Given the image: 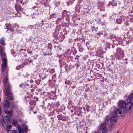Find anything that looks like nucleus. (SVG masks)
<instances>
[{
	"label": "nucleus",
	"instance_id": "obj_1",
	"mask_svg": "<svg viewBox=\"0 0 133 133\" xmlns=\"http://www.w3.org/2000/svg\"><path fill=\"white\" fill-rule=\"evenodd\" d=\"M126 103L124 101L120 100L118 102L119 108L116 111V115L118 117H122L125 115L126 112L124 109Z\"/></svg>",
	"mask_w": 133,
	"mask_h": 133
},
{
	"label": "nucleus",
	"instance_id": "obj_2",
	"mask_svg": "<svg viewBox=\"0 0 133 133\" xmlns=\"http://www.w3.org/2000/svg\"><path fill=\"white\" fill-rule=\"evenodd\" d=\"M5 94L7 96L8 99L10 100H12L14 99L13 94L11 93V87L9 86L5 88Z\"/></svg>",
	"mask_w": 133,
	"mask_h": 133
},
{
	"label": "nucleus",
	"instance_id": "obj_3",
	"mask_svg": "<svg viewBox=\"0 0 133 133\" xmlns=\"http://www.w3.org/2000/svg\"><path fill=\"white\" fill-rule=\"evenodd\" d=\"M124 52L119 48H117L116 52L114 54L115 58L117 59H121V57L122 58L124 56Z\"/></svg>",
	"mask_w": 133,
	"mask_h": 133
},
{
	"label": "nucleus",
	"instance_id": "obj_4",
	"mask_svg": "<svg viewBox=\"0 0 133 133\" xmlns=\"http://www.w3.org/2000/svg\"><path fill=\"white\" fill-rule=\"evenodd\" d=\"M99 128L102 130V133H108V129L107 127L106 124L105 123H101L99 126Z\"/></svg>",
	"mask_w": 133,
	"mask_h": 133
},
{
	"label": "nucleus",
	"instance_id": "obj_5",
	"mask_svg": "<svg viewBox=\"0 0 133 133\" xmlns=\"http://www.w3.org/2000/svg\"><path fill=\"white\" fill-rule=\"evenodd\" d=\"M133 108V104L130 102H127L125 104L124 109L126 110L129 111L131 110Z\"/></svg>",
	"mask_w": 133,
	"mask_h": 133
},
{
	"label": "nucleus",
	"instance_id": "obj_6",
	"mask_svg": "<svg viewBox=\"0 0 133 133\" xmlns=\"http://www.w3.org/2000/svg\"><path fill=\"white\" fill-rule=\"evenodd\" d=\"M10 104L8 99H6L3 103V108L5 110H8L9 108Z\"/></svg>",
	"mask_w": 133,
	"mask_h": 133
},
{
	"label": "nucleus",
	"instance_id": "obj_7",
	"mask_svg": "<svg viewBox=\"0 0 133 133\" xmlns=\"http://www.w3.org/2000/svg\"><path fill=\"white\" fill-rule=\"evenodd\" d=\"M98 9H99L101 11H104V4L103 3L99 2L98 3Z\"/></svg>",
	"mask_w": 133,
	"mask_h": 133
},
{
	"label": "nucleus",
	"instance_id": "obj_8",
	"mask_svg": "<svg viewBox=\"0 0 133 133\" xmlns=\"http://www.w3.org/2000/svg\"><path fill=\"white\" fill-rule=\"evenodd\" d=\"M8 79L7 76H5L3 79V83L5 85V88L9 86H10L8 83Z\"/></svg>",
	"mask_w": 133,
	"mask_h": 133
},
{
	"label": "nucleus",
	"instance_id": "obj_9",
	"mask_svg": "<svg viewBox=\"0 0 133 133\" xmlns=\"http://www.w3.org/2000/svg\"><path fill=\"white\" fill-rule=\"evenodd\" d=\"M6 66H4L3 65H1L2 72H3L5 70V73L6 74V75H7L8 73V68H6Z\"/></svg>",
	"mask_w": 133,
	"mask_h": 133
},
{
	"label": "nucleus",
	"instance_id": "obj_10",
	"mask_svg": "<svg viewBox=\"0 0 133 133\" xmlns=\"http://www.w3.org/2000/svg\"><path fill=\"white\" fill-rule=\"evenodd\" d=\"M117 119V118L116 116H113L110 119V122L111 123L114 122H116Z\"/></svg>",
	"mask_w": 133,
	"mask_h": 133
},
{
	"label": "nucleus",
	"instance_id": "obj_11",
	"mask_svg": "<svg viewBox=\"0 0 133 133\" xmlns=\"http://www.w3.org/2000/svg\"><path fill=\"white\" fill-rule=\"evenodd\" d=\"M15 9L17 11H21L22 9L19 4H17L15 6Z\"/></svg>",
	"mask_w": 133,
	"mask_h": 133
},
{
	"label": "nucleus",
	"instance_id": "obj_12",
	"mask_svg": "<svg viewBox=\"0 0 133 133\" xmlns=\"http://www.w3.org/2000/svg\"><path fill=\"white\" fill-rule=\"evenodd\" d=\"M128 98L129 102L133 104V94H131L129 95Z\"/></svg>",
	"mask_w": 133,
	"mask_h": 133
},
{
	"label": "nucleus",
	"instance_id": "obj_13",
	"mask_svg": "<svg viewBox=\"0 0 133 133\" xmlns=\"http://www.w3.org/2000/svg\"><path fill=\"white\" fill-rule=\"evenodd\" d=\"M3 121L5 123H8L9 121V116L6 115L4 117Z\"/></svg>",
	"mask_w": 133,
	"mask_h": 133
},
{
	"label": "nucleus",
	"instance_id": "obj_14",
	"mask_svg": "<svg viewBox=\"0 0 133 133\" xmlns=\"http://www.w3.org/2000/svg\"><path fill=\"white\" fill-rule=\"evenodd\" d=\"M4 65L6 66L7 65V59L5 58H3L2 59V63L1 65Z\"/></svg>",
	"mask_w": 133,
	"mask_h": 133
},
{
	"label": "nucleus",
	"instance_id": "obj_15",
	"mask_svg": "<svg viewBox=\"0 0 133 133\" xmlns=\"http://www.w3.org/2000/svg\"><path fill=\"white\" fill-rule=\"evenodd\" d=\"M23 127L22 128V130L24 132L26 133L28 131V129L26 125L25 124H23Z\"/></svg>",
	"mask_w": 133,
	"mask_h": 133
},
{
	"label": "nucleus",
	"instance_id": "obj_16",
	"mask_svg": "<svg viewBox=\"0 0 133 133\" xmlns=\"http://www.w3.org/2000/svg\"><path fill=\"white\" fill-rule=\"evenodd\" d=\"M12 124L14 126L18 125V123L17 120L15 119H13L12 121Z\"/></svg>",
	"mask_w": 133,
	"mask_h": 133
},
{
	"label": "nucleus",
	"instance_id": "obj_17",
	"mask_svg": "<svg viewBox=\"0 0 133 133\" xmlns=\"http://www.w3.org/2000/svg\"><path fill=\"white\" fill-rule=\"evenodd\" d=\"M0 43L2 46H4L5 45V40L3 38H2L0 39Z\"/></svg>",
	"mask_w": 133,
	"mask_h": 133
},
{
	"label": "nucleus",
	"instance_id": "obj_18",
	"mask_svg": "<svg viewBox=\"0 0 133 133\" xmlns=\"http://www.w3.org/2000/svg\"><path fill=\"white\" fill-rule=\"evenodd\" d=\"M4 112L5 113L9 115L10 116H11L12 115L13 111L12 110L11 111H5Z\"/></svg>",
	"mask_w": 133,
	"mask_h": 133
},
{
	"label": "nucleus",
	"instance_id": "obj_19",
	"mask_svg": "<svg viewBox=\"0 0 133 133\" xmlns=\"http://www.w3.org/2000/svg\"><path fill=\"white\" fill-rule=\"evenodd\" d=\"M12 126L10 124H8L6 125V131L7 132H9Z\"/></svg>",
	"mask_w": 133,
	"mask_h": 133
},
{
	"label": "nucleus",
	"instance_id": "obj_20",
	"mask_svg": "<svg viewBox=\"0 0 133 133\" xmlns=\"http://www.w3.org/2000/svg\"><path fill=\"white\" fill-rule=\"evenodd\" d=\"M17 116L19 117H22V112L19 111H18L17 112Z\"/></svg>",
	"mask_w": 133,
	"mask_h": 133
},
{
	"label": "nucleus",
	"instance_id": "obj_21",
	"mask_svg": "<svg viewBox=\"0 0 133 133\" xmlns=\"http://www.w3.org/2000/svg\"><path fill=\"white\" fill-rule=\"evenodd\" d=\"M0 55L2 58H5L6 56L5 53L4 51L0 52Z\"/></svg>",
	"mask_w": 133,
	"mask_h": 133
},
{
	"label": "nucleus",
	"instance_id": "obj_22",
	"mask_svg": "<svg viewBox=\"0 0 133 133\" xmlns=\"http://www.w3.org/2000/svg\"><path fill=\"white\" fill-rule=\"evenodd\" d=\"M65 83L66 84H68L69 85H70L72 84L71 81L69 80H66L65 82Z\"/></svg>",
	"mask_w": 133,
	"mask_h": 133
},
{
	"label": "nucleus",
	"instance_id": "obj_23",
	"mask_svg": "<svg viewBox=\"0 0 133 133\" xmlns=\"http://www.w3.org/2000/svg\"><path fill=\"white\" fill-rule=\"evenodd\" d=\"M4 51V46H1L0 45V52Z\"/></svg>",
	"mask_w": 133,
	"mask_h": 133
},
{
	"label": "nucleus",
	"instance_id": "obj_24",
	"mask_svg": "<svg viewBox=\"0 0 133 133\" xmlns=\"http://www.w3.org/2000/svg\"><path fill=\"white\" fill-rule=\"evenodd\" d=\"M57 118L59 120H63V116L62 115H58L57 116Z\"/></svg>",
	"mask_w": 133,
	"mask_h": 133
},
{
	"label": "nucleus",
	"instance_id": "obj_25",
	"mask_svg": "<svg viewBox=\"0 0 133 133\" xmlns=\"http://www.w3.org/2000/svg\"><path fill=\"white\" fill-rule=\"evenodd\" d=\"M29 104L30 105H34L35 106L36 104L34 100L31 101L29 102Z\"/></svg>",
	"mask_w": 133,
	"mask_h": 133
},
{
	"label": "nucleus",
	"instance_id": "obj_26",
	"mask_svg": "<svg viewBox=\"0 0 133 133\" xmlns=\"http://www.w3.org/2000/svg\"><path fill=\"white\" fill-rule=\"evenodd\" d=\"M115 125L113 124H111L109 127L110 129V130H111L114 128L115 127Z\"/></svg>",
	"mask_w": 133,
	"mask_h": 133
},
{
	"label": "nucleus",
	"instance_id": "obj_27",
	"mask_svg": "<svg viewBox=\"0 0 133 133\" xmlns=\"http://www.w3.org/2000/svg\"><path fill=\"white\" fill-rule=\"evenodd\" d=\"M17 127L18 128V129L19 132H21L23 131L21 127H19L18 126H17Z\"/></svg>",
	"mask_w": 133,
	"mask_h": 133
},
{
	"label": "nucleus",
	"instance_id": "obj_28",
	"mask_svg": "<svg viewBox=\"0 0 133 133\" xmlns=\"http://www.w3.org/2000/svg\"><path fill=\"white\" fill-rule=\"evenodd\" d=\"M28 0H23V2L22 5H23L25 4H26L28 2Z\"/></svg>",
	"mask_w": 133,
	"mask_h": 133
},
{
	"label": "nucleus",
	"instance_id": "obj_29",
	"mask_svg": "<svg viewBox=\"0 0 133 133\" xmlns=\"http://www.w3.org/2000/svg\"><path fill=\"white\" fill-rule=\"evenodd\" d=\"M39 7H35L33 8V9H35L36 10L38 11V10H39L38 8Z\"/></svg>",
	"mask_w": 133,
	"mask_h": 133
},
{
	"label": "nucleus",
	"instance_id": "obj_30",
	"mask_svg": "<svg viewBox=\"0 0 133 133\" xmlns=\"http://www.w3.org/2000/svg\"><path fill=\"white\" fill-rule=\"evenodd\" d=\"M55 72V70L54 69H50V72L51 74H52Z\"/></svg>",
	"mask_w": 133,
	"mask_h": 133
},
{
	"label": "nucleus",
	"instance_id": "obj_31",
	"mask_svg": "<svg viewBox=\"0 0 133 133\" xmlns=\"http://www.w3.org/2000/svg\"><path fill=\"white\" fill-rule=\"evenodd\" d=\"M34 91V90L33 89H31V92H32V93H31V95H30V97H32V96L34 94L33 93V92Z\"/></svg>",
	"mask_w": 133,
	"mask_h": 133
},
{
	"label": "nucleus",
	"instance_id": "obj_32",
	"mask_svg": "<svg viewBox=\"0 0 133 133\" xmlns=\"http://www.w3.org/2000/svg\"><path fill=\"white\" fill-rule=\"evenodd\" d=\"M11 133H18L17 131L16 130H12Z\"/></svg>",
	"mask_w": 133,
	"mask_h": 133
},
{
	"label": "nucleus",
	"instance_id": "obj_33",
	"mask_svg": "<svg viewBox=\"0 0 133 133\" xmlns=\"http://www.w3.org/2000/svg\"><path fill=\"white\" fill-rule=\"evenodd\" d=\"M28 52L30 54H32V52L31 51H28Z\"/></svg>",
	"mask_w": 133,
	"mask_h": 133
},
{
	"label": "nucleus",
	"instance_id": "obj_34",
	"mask_svg": "<svg viewBox=\"0 0 133 133\" xmlns=\"http://www.w3.org/2000/svg\"><path fill=\"white\" fill-rule=\"evenodd\" d=\"M118 20L120 21L121 23L122 22V20L121 19H118Z\"/></svg>",
	"mask_w": 133,
	"mask_h": 133
},
{
	"label": "nucleus",
	"instance_id": "obj_35",
	"mask_svg": "<svg viewBox=\"0 0 133 133\" xmlns=\"http://www.w3.org/2000/svg\"><path fill=\"white\" fill-rule=\"evenodd\" d=\"M75 87H76L75 85L74 86H73L72 87V89H73Z\"/></svg>",
	"mask_w": 133,
	"mask_h": 133
},
{
	"label": "nucleus",
	"instance_id": "obj_36",
	"mask_svg": "<svg viewBox=\"0 0 133 133\" xmlns=\"http://www.w3.org/2000/svg\"><path fill=\"white\" fill-rule=\"evenodd\" d=\"M34 114H36V113H37V112H36V111H35V112H34Z\"/></svg>",
	"mask_w": 133,
	"mask_h": 133
},
{
	"label": "nucleus",
	"instance_id": "obj_37",
	"mask_svg": "<svg viewBox=\"0 0 133 133\" xmlns=\"http://www.w3.org/2000/svg\"><path fill=\"white\" fill-rule=\"evenodd\" d=\"M99 77H101V75L99 74Z\"/></svg>",
	"mask_w": 133,
	"mask_h": 133
},
{
	"label": "nucleus",
	"instance_id": "obj_38",
	"mask_svg": "<svg viewBox=\"0 0 133 133\" xmlns=\"http://www.w3.org/2000/svg\"><path fill=\"white\" fill-rule=\"evenodd\" d=\"M94 133H99L97 132H96Z\"/></svg>",
	"mask_w": 133,
	"mask_h": 133
},
{
	"label": "nucleus",
	"instance_id": "obj_39",
	"mask_svg": "<svg viewBox=\"0 0 133 133\" xmlns=\"http://www.w3.org/2000/svg\"><path fill=\"white\" fill-rule=\"evenodd\" d=\"M15 107V108H17V106H16Z\"/></svg>",
	"mask_w": 133,
	"mask_h": 133
},
{
	"label": "nucleus",
	"instance_id": "obj_40",
	"mask_svg": "<svg viewBox=\"0 0 133 133\" xmlns=\"http://www.w3.org/2000/svg\"><path fill=\"white\" fill-rule=\"evenodd\" d=\"M42 22H43V20H42Z\"/></svg>",
	"mask_w": 133,
	"mask_h": 133
},
{
	"label": "nucleus",
	"instance_id": "obj_41",
	"mask_svg": "<svg viewBox=\"0 0 133 133\" xmlns=\"http://www.w3.org/2000/svg\"><path fill=\"white\" fill-rule=\"evenodd\" d=\"M117 133H119L118 132V131H117Z\"/></svg>",
	"mask_w": 133,
	"mask_h": 133
},
{
	"label": "nucleus",
	"instance_id": "obj_42",
	"mask_svg": "<svg viewBox=\"0 0 133 133\" xmlns=\"http://www.w3.org/2000/svg\"><path fill=\"white\" fill-rule=\"evenodd\" d=\"M84 108H85L84 107H83V109H84Z\"/></svg>",
	"mask_w": 133,
	"mask_h": 133
},
{
	"label": "nucleus",
	"instance_id": "obj_43",
	"mask_svg": "<svg viewBox=\"0 0 133 133\" xmlns=\"http://www.w3.org/2000/svg\"><path fill=\"white\" fill-rule=\"evenodd\" d=\"M84 108H85L84 107H83V109H84Z\"/></svg>",
	"mask_w": 133,
	"mask_h": 133
},
{
	"label": "nucleus",
	"instance_id": "obj_44",
	"mask_svg": "<svg viewBox=\"0 0 133 133\" xmlns=\"http://www.w3.org/2000/svg\"><path fill=\"white\" fill-rule=\"evenodd\" d=\"M31 87H32V85H31Z\"/></svg>",
	"mask_w": 133,
	"mask_h": 133
}]
</instances>
